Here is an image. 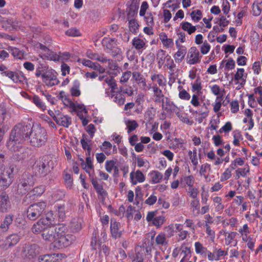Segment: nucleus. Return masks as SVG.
<instances>
[{"mask_svg":"<svg viewBox=\"0 0 262 262\" xmlns=\"http://www.w3.org/2000/svg\"><path fill=\"white\" fill-rule=\"evenodd\" d=\"M181 26L182 29L190 35L195 32L196 30L195 26H192L190 23L187 21L182 23Z\"/></svg>","mask_w":262,"mask_h":262,"instance_id":"473e14b6","label":"nucleus"},{"mask_svg":"<svg viewBox=\"0 0 262 262\" xmlns=\"http://www.w3.org/2000/svg\"><path fill=\"white\" fill-rule=\"evenodd\" d=\"M66 229V228L63 224L47 226L43 230L41 235L45 241L55 244L57 235L64 232Z\"/></svg>","mask_w":262,"mask_h":262,"instance_id":"7ed1b4c3","label":"nucleus"},{"mask_svg":"<svg viewBox=\"0 0 262 262\" xmlns=\"http://www.w3.org/2000/svg\"><path fill=\"white\" fill-rule=\"evenodd\" d=\"M112 146V144L110 142L104 141L100 146V149L107 155H110L111 154V149Z\"/></svg>","mask_w":262,"mask_h":262,"instance_id":"8fccbe9b","label":"nucleus"},{"mask_svg":"<svg viewBox=\"0 0 262 262\" xmlns=\"http://www.w3.org/2000/svg\"><path fill=\"white\" fill-rule=\"evenodd\" d=\"M129 28L131 32L136 33L139 29V25L135 19H131L129 20Z\"/></svg>","mask_w":262,"mask_h":262,"instance_id":"49530a36","label":"nucleus"},{"mask_svg":"<svg viewBox=\"0 0 262 262\" xmlns=\"http://www.w3.org/2000/svg\"><path fill=\"white\" fill-rule=\"evenodd\" d=\"M202 12L200 10H194L191 12L190 15L191 17L194 21H199L202 17Z\"/></svg>","mask_w":262,"mask_h":262,"instance_id":"e2e57ef3","label":"nucleus"},{"mask_svg":"<svg viewBox=\"0 0 262 262\" xmlns=\"http://www.w3.org/2000/svg\"><path fill=\"white\" fill-rule=\"evenodd\" d=\"M110 229L112 236L115 239L120 238L124 231L120 223L114 219L111 220Z\"/></svg>","mask_w":262,"mask_h":262,"instance_id":"f8f14e48","label":"nucleus"},{"mask_svg":"<svg viewBox=\"0 0 262 262\" xmlns=\"http://www.w3.org/2000/svg\"><path fill=\"white\" fill-rule=\"evenodd\" d=\"M9 116L6 108L3 106L0 105V123L4 122L5 119Z\"/></svg>","mask_w":262,"mask_h":262,"instance_id":"0e129e2a","label":"nucleus"},{"mask_svg":"<svg viewBox=\"0 0 262 262\" xmlns=\"http://www.w3.org/2000/svg\"><path fill=\"white\" fill-rule=\"evenodd\" d=\"M23 141H20L14 136L10 134L9 140L7 143V147L9 150L16 152L19 151L22 147Z\"/></svg>","mask_w":262,"mask_h":262,"instance_id":"2eb2a0df","label":"nucleus"},{"mask_svg":"<svg viewBox=\"0 0 262 262\" xmlns=\"http://www.w3.org/2000/svg\"><path fill=\"white\" fill-rule=\"evenodd\" d=\"M10 207L8 195L5 193L0 194V211L6 212Z\"/></svg>","mask_w":262,"mask_h":262,"instance_id":"aec40b11","label":"nucleus"},{"mask_svg":"<svg viewBox=\"0 0 262 262\" xmlns=\"http://www.w3.org/2000/svg\"><path fill=\"white\" fill-rule=\"evenodd\" d=\"M34 184L33 177L29 173H24L18 184V192L20 194H25L30 189Z\"/></svg>","mask_w":262,"mask_h":262,"instance_id":"423d86ee","label":"nucleus"},{"mask_svg":"<svg viewBox=\"0 0 262 262\" xmlns=\"http://www.w3.org/2000/svg\"><path fill=\"white\" fill-rule=\"evenodd\" d=\"M64 195V193L63 191L57 190L53 192L51 196L54 201H58L62 199Z\"/></svg>","mask_w":262,"mask_h":262,"instance_id":"774afa93","label":"nucleus"},{"mask_svg":"<svg viewBox=\"0 0 262 262\" xmlns=\"http://www.w3.org/2000/svg\"><path fill=\"white\" fill-rule=\"evenodd\" d=\"M81 83L78 80L73 81L72 85L70 89V92L73 97H79L81 95L80 91Z\"/></svg>","mask_w":262,"mask_h":262,"instance_id":"4be33fe9","label":"nucleus"},{"mask_svg":"<svg viewBox=\"0 0 262 262\" xmlns=\"http://www.w3.org/2000/svg\"><path fill=\"white\" fill-rule=\"evenodd\" d=\"M166 58L165 51L163 50H160L157 53V59L159 65H162L164 63V61Z\"/></svg>","mask_w":262,"mask_h":262,"instance_id":"680f3d73","label":"nucleus"},{"mask_svg":"<svg viewBox=\"0 0 262 262\" xmlns=\"http://www.w3.org/2000/svg\"><path fill=\"white\" fill-rule=\"evenodd\" d=\"M195 179L193 176L190 175L184 177L182 182L184 184V187L188 186V188H191L194 186Z\"/></svg>","mask_w":262,"mask_h":262,"instance_id":"c03bdc74","label":"nucleus"},{"mask_svg":"<svg viewBox=\"0 0 262 262\" xmlns=\"http://www.w3.org/2000/svg\"><path fill=\"white\" fill-rule=\"evenodd\" d=\"M249 170L248 166H246L243 168H238L235 170V179H238L241 177H246Z\"/></svg>","mask_w":262,"mask_h":262,"instance_id":"4c0bfd02","label":"nucleus"},{"mask_svg":"<svg viewBox=\"0 0 262 262\" xmlns=\"http://www.w3.org/2000/svg\"><path fill=\"white\" fill-rule=\"evenodd\" d=\"M136 211V210L135 207H133L132 205H129L127 207L126 211V216L128 221L133 219V215L135 213Z\"/></svg>","mask_w":262,"mask_h":262,"instance_id":"338daca9","label":"nucleus"},{"mask_svg":"<svg viewBox=\"0 0 262 262\" xmlns=\"http://www.w3.org/2000/svg\"><path fill=\"white\" fill-rule=\"evenodd\" d=\"M102 45L107 50V52L111 53L114 56L121 52V50L117 47L118 42L115 38L104 37L102 40Z\"/></svg>","mask_w":262,"mask_h":262,"instance_id":"6e6552de","label":"nucleus"},{"mask_svg":"<svg viewBox=\"0 0 262 262\" xmlns=\"http://www.w3.org/2000/svg\"><path fill=\"white\" fill-rule=\"evenodd\" d=\"M97 60L100 61L101 62L104 63H107L108 67L111 69H116L117 68V66L116 64H111V62H112V60H111L109 59H107L105 57H104L103 56H101L98 54L97 58L96 59Z\"/></svg>","mask_w":262,"mask_h":262,"instance_id":"a18cd8bd","label":"nucleus"},{"mask_svg":"<svg viewBox=\"0 0 262 262\" xmlns=\"http://www.w3.org/2000/svg\"><path fill=\"white\" fill-rule=\"evenodd\" d=\"M165 221V218L164 216L160 215L159 216H156L154 219L152 221V224L159 228L161 227V226L164 224Z\"/></svg>","mask_w":262,"mask_h":262,"instance_id":"6e6d98bb","label":"nucleus"},{"mask_svg":"<svg viewBox=\"0 0 262 262\" xmlns=\"http://www.w3.org/2000/svg\"><path fill=\"white\" fill-rule=\"evenodd\" d=\"M116 161L114 160H107L105 162V169L108 172L111 173L112 170L114 168L115 170L118 171V168L115 166Z\"/></svg>","mask_w":262,"mask_h":262,"instance_id":"3c124183","label":"nucleus"},{"mask_svg":"<svg viewBox=\"0 0 262 262\" xmlns=\"http://www.w3.org/2000/svg\"><path fill=\"white\" fill-rule=\"evenodd\" d=\"M57 235L55 241L54 246L58 249L70 246L74 240V237L71 235L65 234L64 232Z\"/></svg>","mask_w":262,"mask_h":262,"instance_id":"1a4fd4ad","label":"nucleus"},{"mask_svg":"<svg viewBox=\"0 0 262 262\" xmlns=\"http://www.w3.org/2000/svg\"><path fill=\"white\" fill-rule=\"evenodd\" d=\"M108 84V86L111 88L112 92H113L117 88V85L116 82V80L112 76H107L104 81Z\"/></svg>","mask_w":262,"mask_h":262,"instance_id":"09e8293b","label":"nucleus"},{"mask_svg":"<svg viewBox=\"0 0 262 262\" xmlns=\"http://www.w3.org/2000/svg\"><path fill=\"white\" fill-rule=\"evenodd\" d=\"M114 101L119 105H123L125 100L124 96L121 93H118L113 96Z\"/></svg>","mask_w":262,"mask_h":262,"instance_id":"052dcab7","label":"nucleus"},{"mask_svg":"<svg viewBox=\"0 0 262 262\" xmlns=\"http://www.w3.org/2000/svg\"><path fill=\"white\" fill-rule=\"evenodd\" d=\"M70 228L73 232H77L81 229V222L80 220L73 219L70 223Z\"/></svg>","mask_w":262,"mask_h":262,"instance_id":"e433bc0d","label":"nucleus"},{"mask_svg":"<svg viewBox=\"0 0 262 262\" xmlns=\"http://www.w3.org/2000/svg\"><path fill=\"white\" fill-rule=\"evenodd\" d=\"M91 182L98 194L103 197L106 195L107 193L106 191L103 188V187L100 184H98L96 179H92Z\"/></svg>","mask_w":262,"mask_h":262,"instance_id":"c756f323","label":"nucleus"},{"mask_svg":"<svg viewBox=\"0 0 262 262\" xmlns=\"http://www.w3.org/2000/svg\"><path fill=\"white\" fill-rule=\"evenodd\" d=\"M19 239V237L17 234L10 235L6 239L4 248L7 249L8 247L14 246L18 242Z\"/></svg>","mask_w":262,"mask_h":262,"instance_id":"393cba45","label":"nucleus"},{"mask_svg":"<svg viewBox=\"0 0 262 262\" xmlns=\"http://www.w3.org/2000/svg\"><path fill=\"white\" fill-rule=\"evenodd\" d=\"M43 220H39L36 224H34L32 228V232L35 234H38L40 232H43L46 226L42 223H45Z\"/></svg>","mask_w":262,"mask_h":262,"instance_id":"7c9ffc66","label":"nucleus"},{"mask_svg":"<svg viewBox=\"0 0 262 262\" xmlns=\"http://www.w3.org/2000/svg\"><path fill=\"white\" fill-rule=\"evenodd\" d=\"M150 177L152 183L157 184L161 182L163 176L162 173L158 171H152L150 172Z\"/></svg>","mask_w":262,"mask_h":262,"instance_id":"f704fd0d","label":"nucleus"},{"mask_svg":"<svg viewBox=\"0 0 262 262\" xmlns=\"http://www.w3.org/2000/svg\"><path fill=\"white\" fill-rule=\"evenodd\" d=\"M156 243L158 245L166 246L168 241L164 233H159L156 237Z\"/></svg>","mask_w":262,"mask_h":262,"instance_id":"58836bf2","label":"nucleus"},{"mask_svg":"<svg viewBox=\"0 0 262 262\" xmlns=\"http://www.w3.org/2000/svg\"><path fill=\"white\" fill-rule=\"evenodd\" d=\"M44 56L48 60H53L54 61H59L60 59V56L59 55L53 52L49 51V53H47L44 55Z\"/></svg>","mask_w":262,"mask_h":262,"instance_id":"5fc2aeb1","label":"nucleus"},{"mask_svg":"<svg viewBox=\"0 0 262 262\" xmlns=\"http://www.w3.org/2000/svg\"><path fill=\"white\" fill-rule=\"evenodd\" d=\"M32 102L35 105L42 111H45L46 109V106L45 103L41 101L37 96H34L32 98Z\"/></svg>","mask_w":262,"mask_h":262,"instance_id":"de8ad7c7","label":"nucleus"},{"mask_svg":"<svg viewBox=\"0 0 262 262\" xmlns=\"http://www.w3.org/2000/svg\"><path fill=\"white\" fill-rule=\"evenodd\" d=\"M54 162L52 157L45 156L36 160L34 164L36 173L40 177H45L54 167Z\"/></svg>","mask_w":262,"mask_h":262,"instance_id":"f03ea898","label":"nucleus"},{"mask_svg":"<svg viewBox=\"0 0 262 262\" xmlns=\"http://www.w3.org/2000/svg\"><path fill=\"white\" fill-rule=\"evenodd\" d=\"M48 140V135L46 129L40 125H34L32 127L29 141L34 147H40L46 144Z\"/></svg>","mask_w":262,"mask_h":262,"instance_id":"f257e3e1","label":"nucleus"},{"mask_svg":"<svg viewBox=\"0 0 262 262\" xmlns=\"http://www.w3.org/2000/svg\"><path fill=\"white\" fill-rule=\"evenodd\" d=\"M133 77L137 83L143 90H146L147 85L145 78L138 72H135L132 73Z\"/></svg>","mask_w":262,"mask_h":262,"instance_id":"412c9836","label":"nucleus"},{"mask_svg":"<svg viewBox=\"0 0 262 262\" xmlns=\"http://www.w3.org/2000/svg\"><path fill=\"white\" fill-rule=\"evenodd\" d=\"M125 123L127 128L128 133H130L135 130L138 126V124L134 120L126 119L125 120Z\"/></svg>","mask_w":262,"mask_h":262,"instance_id":"72a5a7b5","label":"nucleus"},{"mask_svg":"<svg viewBox=\"0 0 262 262\" xmlns=\"http://www.w3.org/2000/svg\"><path fill=\"white\" fill-rule=\"evenodd\" d=\"M119 90L121 92L127 94L128 96H131L134 94V91L130 86H127L126 85L124 86L122 85L120 87Z\"/></svg>","mask_w":262,"mask_h":262,"instance_id":"69168bd1","label":"nucleus"},{"mask_svg":"<svg viewBox=\"0 0 262 262\" xmlns=\"http://www.w3.org/2000/svg\"><path fill=\"white\" fill-rule=\"evenodd\" d=\"M159 38L165 48H170L173 47V41L172 39L168 38L165 33H160Z\"/></svg>","mask_w":262,"mask_h":262,"instance_id":"b1692460","label":"nucleus"},{"mask_svg":"<svg viewBox=\"0 0 262 262\" xmlns=\"http://www.w3.org/2000/svg\"><path fill=\"white\" fill-rule=\"evenodd\" d=\"M132 262H143L144 254L142 252H137L135 255L130 256Z\"/></svg>","mask_w":262,"mask_h":262,"instance_id":"13d9d810","label":"nucleus"},{"mask_svg":"<svg viewBox=\"0 0 262 262\" xmlns=\"http://www.w3.org/2000/svg\"><path fill=\"white\" fill-rule=\"evenodd\" d=\"M55 122L59 125L68 128L72 124V119L70 117L60 114L59 112L58 111L57 118L55 119Z\"/></svg>","mask_w":262,"mask_h":262,"instance_id":"a211bd4d","label":"nucleus"},{"mask_svg":"<svg viewBox=\"0 0 262 262\" xmlns=\"http://www.w3.org/2000/svg\"><path fill=\"white\" fill-rule=\"evenodd\" d=\"M58 260V255L45 254L38 257L39 262H56Z\"/></svg>","mask_w":262,"mask_h":262,"instance_id":"c85d7f7f","label":"nucleus"},{"mask_svg":"<svg viewBox=\"0 0 262 262\" xmlns=\"http://www.w3.org/2000/svg\"><path fill=\"white\" fill-rule=\"evenodd\" d=\"M225 233V242L226 245H228L232 243V241L235 238L237 233L236 232H231L229 233H226L223 231Z\"/></svg>","mask_w":262,"mask_h":262,"instance_id":"603ef678","label":"nucleus"},{"mask_svg":"<svg viewBox=\"0 0 262 262\" xmlns=\"http://www.w3.org/2000/svg\"><path fill=\"white\" fill-rule=\"evenodd\" d=\"M186 192L189 196L192 199H199L198 195L199 193V190L198 188L194 186L191 188H188L186 189Z\"/></svg>","mask_w":262,"mask_h":262,"instance_id":"79ce46f5","label":"nucleus"},{"mask_svg":"<svg viewBox=\"0 0 262 262\" xmlns=\"http://www.w3.org/2000/svg\"><path fill=\"white\" fill-rule=\"evenodd\" d=\"M186 53L187 49L178 50V51L174 54L173 56L175 61L177 62H181L184 58Z\"/></svg>","mask_w":262,"mask_h":262,"instance_id":"a19ab883","label":"nucleus"},{"mask_svg":"<svg viewBox=\"0 0 262 262\" xmlns=\"http://www.w3.org/2000/svg\"><path fill=\"white\" fill-rule=\"evenodd\" d=\"M202 57V56L200 55L196 47H192L188 50L186 57V62L190 65L196 64L201 62Z\"/></svg>","mask_w":262,"mask_h":262,"instance_id":"9d476101","label":"nucleus"},{"mask_svg":"<svg viewBox=\"0 0 262 262\" xmlns=\"http://www.w3.org/2000/svg\"><path fill=\"white\" fill-rule=\"evenodd\" d=\"M46 206V203L43 202L30 206L27 210V217L30 220H35L42 214Z\"/></svg>","mask_w":262,"mask_h":262,"instance_id":"0eeeda50","label":"nucleus"},{"mask_svg":"<svg viewBox=\"0 0 262 262\" xmlns=\"http://www.w3.org/2000/svg\"><path fill=\"white\" fill-rule=\"evenodd\" d=\"M80 161L81 167L89 174L91 181H92V179H95L94 177V166L91 158L90 157H87L85 162L82 159H81Z\"/></svg>","mask_w":262,"mask_h":262,"instance_id":"dca6fc26","label":"nucleus"},{"mask_svg":"<svg viewBox=\"0 0 262 262\" xmlns=\"http://www.w3.org/2000/svg\"><path fill=\"white\" fill-rule=\"evenodd\" d=\"M148 89H151L154 93V101L156 103H162V108H166L165 107L164 98L165 96L163 93L162 91L158 86L157 84H154L152 86H149Z\"/></svg>","mask_w":262,"mask_h":262,"instance_id":"ddd939ff","label":"nucleus"},{"mask_svg":"<svg viewBox=\"0 0 262 262\" xmlns=\"http://www.w3.org/2000/svg\"><path fill=\"white\" fill-rule=\"evenodd\" d=\"M190 207L191 209L192 213L194 216H197L200 214L199 199H192L190 202Z\"/></svg>","mask_w":262,"mask_h":262,"instance_id":"a878e982","label":"nucleus"},{"mask_svg":"<svg viewBox=\"0 0 262 262\" xmlns=\"http://www.w3.org/2000/svg\"><path fill=\"white\" fill-rule=\"evenodd\" d=\"M38 252V247L36 245H25L22 249L21 254L29 259L36 256Z\"/></svg>","mask_w":262,"mask_h":262,"instance_id":"4468645a","label":"nucleus"},{"mask_svg":"<svg viewBox=\"0 0 262 262\" xmlns=\"http://www.w3.org/2000/svg\"><path fill=\"white\" fill-rule=\"evenodd\" d=\"M202 84L201 79L198 77L194 83H192V91L193 92H196L198 95L202 94Z\"/></svg>","mask_w":262,"mask_h":262,"instance_id":"c9c22d12","label":"nucleus"},{"mask_svg":"<svg viewBox=\"0 0 262 262\" xmlns=\"http://www.w3.org/2000/svg\"><path fill=\"white\" fill-rule=\"evenodd\" d=\"M132 74V73L129 71H126L125 72H123L120 78V82L122 84L127 82L130 78Z\"/></svg>","mask_w":262,"mask_h":262,"instance_id":"4d7b16f0","label":"nucleus"},{"mask_svg":"<svg viewBox=\"0 0 262 262\" xmlns=\"http://www.w3.org/2000/svg\"><path fill=\"white\" fill-rule=\"evenodd\" d=\"M12 221L13 215L10 214L7 215L3 223L0 225L1 229L3 231H7L9 228V225L12 223Z\"/></svg>","mask_w":262,"mask_h":262,"instance_id":"2f4dec72","label":"nucleus"},{"mask_svg":"<svg viewBox=\"0 0 262 262\" xmlns=\"http://www.w3.org/2000/svg\"><path fill=\"white\" fill-rule=\"evenodd\" d=\"M30 124L26 123H18L14 126L11 130V134L19 139L20 141L29 140V136L32 129Z\"/></svg>","mask_w":262,"mask_h":262,"instance_id":"20e7f679","label":"nucleus"},{"mask_svg":"<svg viewBox=\"0 0 262 262\" xmlns=\"http://www.w3.org/2000/svg\"><path fill=\"white\" fill-rule=\"evenodd\" d=\"M147 41L145 39L139 37H134L132 40V46L138 52H142L147 47Z\"/></svg>","mask_w":262,"mask_h":262,"instance_id":"6ab92c4d","label":"nucleus"},{"mask_svg":"<svg viewBox=\"0 0 262 262\" xmlns=\"http://www.w3.org/2000/svg\"><path fill=\"white\" fill-rule=\"evenodd\" d=\"M262 5L261 3H254L252 6V14L254 16H259L261 12Z\"/></svg>","mask_w":262,"mask_h":262,"instance_id":"bf43d9fd","label":"nucleus"},{"mask_svg":"<svg viewBox=\"0 0 262 262\" xmlns=\"http://www.w3.org/2000/svg\"><path fill=\"white\" fill-rule=\"evenodd\" d=\"M188 155L189 156L190 159L193 165V169L194 170H195L198 164L196 150L194 149L193 151L189 150L188 152Z\"/></svg>","mask_w":262,"mask_h":262,"instance_id":"ea45409f","label":"nucleus"},{"mask_svg":"<svg viewBox=\"0 0 262 262\" xmlns=\"http://www.w3.org/2000/svg\"><path fill=\"white\" fill-rule=\"evenodd\" d=\"M194 249L195 253L203 257H206V253L207 252V248L199 242H196L194 243Z\"/></svg>","mask_w":262,"mask_h":262,"instance_id":"cd10ccee","label":"nucleus"},{"mask_svg":"<svg viewBox=\"0 0 262 262\" xmlns=\"http://www.w3.org/2000/svg\"><path fill=\"white\" fill-rule=\"evenodd\" d=\"M13 167H6L0 168V187L3 189L8 188L12 183L13 179Z\"/></svg>","mask_w":262,"mask_h":262,"instance_id":"39448f33","label":"nucleus"},{"mask_svg":"<svg viewBox=\"0 0 262 262\" xmlns=\"http://www.w3.org/2000/svg\"><path fill=\"white\" fill-rule=\"evenodd\" d=\"M131 183L135 185L137 183H141L145 181V177L140 170L133 171L129 174Z\"/></svg>","mask_w":262,"mask_h":262,"instance_id":"f3484780","label":"nucleus"},{"mask_svg":"<svg viewBox=\"0 0 262 262\" xmlns=\"http://www.w3.org/2000/svg\"><path fill=\"white\" fill-rule=\"evenodd\" d=\"M2 74L11 79L14 83H18L22 81L21 77L23 78V79L25 78L23 75L20 77L16 73L10 70H6Z\"/></svg>","mask_w":262,"mask_h":262,"instance_id":"5701e85b","label":"nucleus"},{"mask_svg":"<svg viewBox=\"0 0 262 262\" xmlns=\"http://www.w3.org/2000/svg\"><path fill=\"white\" fill-rule=\"evenodd\" d=\"M42 81L48 86H53L58 84L59 80H58L55 72L52 70H48L43 72L42 75Z\"/></svg>","mask_w":262,"mask_h":262,"instance_id":"9b49d317","label":"nucleus"},{"mask_svg":"<svg viewBox=\"0 0 262 262\" xmlns=\"http://www.w3.org/2000/svg\"><path fill=\"white\" fill-rule=\"evenodd\" d=\"M166 65L170 70V72H169V74L172 76L173 74L174 71L176 68V65L174 63L173 60L171 59L170 57H169L167 59Z\"/></svg>","mask_w":262,"mask_h":262,"instance_id":"864d4df0","label":"nucleus"},{"mask_svg":"<svg viewBox=\"0 0 262 262\" xmlns=\"http://www.w3.org/2000/svg\"><path fill=\"white\" fill-rule=\"evenodd\" d=\"M151 80L154 81H156L158 84L160 86H164L166 84V78L162 74H154L151 76Z\"/></svg>","mask_w":262,"mask_h":262,"instance_id":"bb28decb","label":"nucleus"},{"mask_svg":"<svg viewBox=\"0 0 262 262\" xmlns=\"http://www.w3.org/2000/svg\"><path fill=\"white\" fill-rule=\"evenodd\" d=\"M212 200L215 206L216 211H222L224 209V205L222 204V199L221 197L215 196L212 198Z\"/></svg>","mask_w":262,"mask_h":262,"instance_id":"37998d69","label":"nucleus"}]
</instances>
